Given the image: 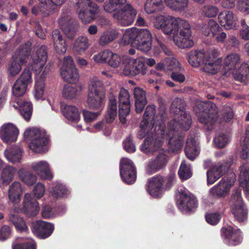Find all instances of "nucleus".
<instances>
[{
	"label": "nucleus",
	"instance_id": "nucleus-17",
	"mask_svg": "<svg viewBox=\"0 0 249 249\" xmlns=\"http://www.w3.org/2000/svg\"><path fill=\"white\" fill-rule=\"evenodd\" d=\"M58 23L68 38H72L74 36L77 25L76 22L71 18L70 13H62Z\"/></svg>",
	"mask_w": 249,
	"mask_h": 249
},
{
	"label": "nucleus",
	"instance_id": "nucleus-48",
	"mask_svg": "<svg viewBox=\"0 0 249 249\" xmlns=\"http://www.w3.org/2000/svg\"><path fill=\"white\" fill-rule=\"evenodd\" d=\"M66 0H39L42 6L40 11L42 12L51 11L56 5H62Z\"/></svg>",
	"mask_w": 249,
	"mask_h": 249
},
{
	"label": "nucleus",
	"instance_id": "nucleus-4",
	"mask_svg": "<svg viewBox=\"0 0 249 249\" xmlns=\"http://www.w3.org/2000/svg\"><path fill=\"white\" fill-rule=\"evenodd\" d=\"M188 61L192 66H202L203 71L209 74L213 75L222 69V59L213 58L204 50H192L187 54Z\"/></svg>",
	"mask_w": 249,
	"mask_h": 249
},
{
	"label": "nucleus",
	"instance_id": "nucleus-22",
	"mask_svg": "<svg viewBox=\"0 0 249 249\" xmlns=\"http://www.w3.org/2000/svg\"><path fill=\"white\" fill-rule=\"evenodd\" d=\"M220 25L227 30L235 29L237 28V19L233 12L231 11H224L218 16Z\"/></svg>",
	"mask_w": 249,
	"mask_h": 249
},
{
	"label": "nucleus",
	"instance_id": "nucleus-15",
	"mask_svg": "<svg viewBox=\"0 0 249 249\" xmlns=\"http://www.w3.org/2000/svg\"><path fill=\"white\" fill-rule=\"evenodd\" d=\"M121 176L128 184L133 183L136 179V170L133 162L127 158H122L120 163Z\"/></svg>",
	"mask_w": 249,
	"mask_h": 249
},
{
	"label": "nucleus",
	"instance_id": "nucleus-11",
	"mask_svg": "<svg viewBox=\"0 0 249 249\" xmlns=\"http://www.w3.org/2000/svg\"><path fill=\"white\" fill-rule=\"evenodd\" d=\"M77 6L78 17L85 23L90 22L93 16L99 11L97 5L90 0H80L77 3Z\"/></svg>",
	"mask_w": 249,
	"mask_h": 249
},
{
	"label": "nucleus",
	"instance_id": "nucleus-56",
	"mask_svg": "<svg viewBox=\"0 0 249 249\" xmlns=\"http://www.w3.org/2000/svg\"><path fill=\"white\" fill-rule=\"evenodd\" d=\"M109 54L110 51L108 50H105L98 53L94 54L92 57V59L95 62L97 63H107Z\"/></svg>",
	"mask_w": 249,
	"mask_h": 249
},
{
	"label": "nucleus",
	"instance_id": "nucleus-50",
	"mask_svg": "<svg viewBox=\"0 0 249 249\" xmlns=\"http://www.w3.org/2000/svg\"><path fill=\"white\" fill-rule=\"evenodd\" d=\"M23 204L27 210H35L36 212L39 210L38 202L32 198V195L30 193H26L24 195Z\"/></svg>",
	"mask_w": 249,
	"mask_h": 249
},
{
	"label": "nucleus",
	"instance_id": "nucleus-64",
	"mask_svg": "<svg viewBox=\"0 0 249 249\" xmlns=\"http://www.w3.org/2000/svg\"><path fill=\"white\" fill-rule=\"evenodd\" d=\"M241 158L245 160L249 157V137H246L241 143Z\"/></svg>",
	"mask_w": 249,
	"mask_h": 249
},
{
	"label": "nucleus",
	"instance_id": "nucleus-29",
	"mask_svg": "<svg viewBox=\"0 0 249 249\" xmlns=\"http://www.w3.org/2000/svg\"><path fill=\"white\" fill-rule=\"evenodd\" d=\"M231 73L236 81L245 83L247 81L249 75V66L248 64L243 63L239 68L232 71Z\"/></svg>",
	"mask_w": 249,
	"mask_h": 249
},
{
	"label": "nucleus",
	"instance_id": "nucleus-31",
	"mask_svg": "<svg viewBox=\"0 0 249 249\" xmlns=\"http://www.w3.org/2000/svg\"><path fill=\"white\" fill-rule=\"evenodd\" d=\"M22 150L18 146L8 147L4 151V155L7 160L13 163L20 162L22 157Z\"/></svg>",
	"mask_w": 249,
	"mask_h": 249
},
{
	"label": "nucleus",
	"instance_id": "nucleus-43",
	"mask_svg": "<svg viewBox=\"0 0 249 249\" xmlns=\"http://www.w3.org/2000/svg\"><path fill=\"white\" fill-rule=\"evenodd\" d=\"M68 69H61V75L62 78L67 82L75 83L79 78V74L76 67Z\"/></svg>",
	"mask_w": 249,
	"mask_h": 249
},
{
	"label": "nucleus",
	"instance_id": "nucleus-38",
	"mask_svg": "<svg viewBox=\"0 0 249 249\" xmlns=\"http://www.w3.org/2000/svg\"><path fill=\"white\" fill-rule=\"evenodd\" d=\"M239 181L240 186L249 194V166L247 164L240 167Z\"/></svg>",
	"mask_w": 249,
	"mask_h": 249
},
{
	"label": "nucleus",
	"instance_id": "nucleus-39",
	"mask_svg": "<svg viewBox=\"0 0 249 249\" xmlns=\"http://www.w3.org/2000/svg\"><path fill=\"white\" fill-rule=\"evenodd\" d=\"M231 212L235 219L239 222H244L247 219L248 211L244 204L232 206Z\"/></svg>",
	"mask_w": 249,
	"mask_h": 249
},
{
	"label": "nucleus",
	"instance_id": "nucleus-21",
	"mask_svg": "<svg viewBox=\"0 0 249 249\" xmlns=\"http://www.w3.org/2000/svg\"><path fill=\"white\" fill-rule=\"evenodd\" d=\"M18 134V131L17 128L12 124H4L0 129V137L7 144L15 142Z\"/></svg>",
	"mask_w": 249,
	"mask_h": 249
},
{
	"label": "nucleus",
	"instance_id": "nucleus-6",
	"mask_svg": "<svg viewBox=\"0 0 249 249\" xmlns=\"http://www.w3.org/2000/svg\"><path fill=\"white\" fill-rule=\"evenodd\" d=\"M195 111L199 121L204 124L213 125L218 118V108L211 102H198L195 108Z\"/></svg>",
	"mask_w": 249,
	"mask_h": 249
},
{
	"label": "nucleus",
	"instance_id": "nucleus-19",
	"mask_svg": "<svg viewBox=\"0 0 249 249\" xmlns=\"http://www.w3.org/2000/svg\"><path fill=\"white\" fill-rule=\"evenodd\" d=\"M221 235L230 245H237L242 242V233L238 229H234L231 226L222 228Z\"/></svg>",
	"mask_w": 249,
	"mask_h": 249
},
{
	"label": "nucleus",
	"instance_id": "nucleus-5",
	"mask_svg": "<svg viewBox=\"0 0 249 249\" xmlns=\"http://www.w3.org/2000/svg\"><path fill=\"white\" fill-rule=\"evenodd\" d=\"M24 135L31 141L29 143L31 150L37 153H44L48 151L49 138L46 132L37 128H32L26 129Z\"/></svg>",
	"mask_w": 249,
	"mask_h": 249
},
{
	"label": "nucleus",
	"instance_id": "nucleus-42",
	"mask_svg": "<svg viewBox=\"0 0 249 249\" xmlns=\"http://www.w3.org/2000/svg\"><path fill=\"white\" fill-rule=\"evenodd\" d=\"M17 169L10 165L6 166L2 170L1 180L3 184L8 185L14 178Z\"/></svg>",
	"mask_w": 249,
	"mask_h": 249
},
{
	"label": "nucleus",
	"instance_id": "nucleus-44",
	"mask_svg": "<svg viewBox=\"0 0 249 249\" xmlns=\"http://www.w3.org/2000/svg\"><path fill=\"white\" fill-rule=\"evenodd\" d=\"M119 33L116 30L107 31L104 32L100 36L98 43L99 45L105 46L118 37Z\"/></svg>",
	"mask_w": 249,
	"mask_h": 249
},
{
	"label": "nucleus",
	"instance_id": "nucleus-54",
	"mask_svg": "<svg viewBox=\"0 0 249 249\" xmlns=\"http://www.w3.org/2000/svg\"><path fill=\"white\" fill-rule=\"evenodd\" d=\"M230 203L231 207H232V206H236L244 204L240 189H236L233 190L231 197Z\"/></svg>",
	"mask_w": 249,
	"mask_h": 249
},
{
	"label": "nucleus",
	"instance_id": "nucleus-27",
	"mask_svg": "<svg viewBox=\"0 0 249 249\" xmlns=\"http://www.w3.org/2000/svg\"><path fill=\"white\" fill-rule=\"evenodd\" d=\"M200 148L198 143L194 138L190 137L187 139L185 152L187 157L193 160L199 153Z\"/></svg>",
	"mask_w": 249,
	"mask_h": 249
},
{
	"label": "nucleus",
	"instance_id": "nucleus-24",
	"mask_svg": "<svg viewBox=\"0 0 249 249\" xmlns=\"http://www.w3.org/2000/svg\"><path fill=\"white\" fill-rule=\"evenodd\" d=\"M23 191L21 184L19 182H13L9 186L7 193L9 202L14 205L18 204L20 201Z\"/></svg>",
	"mask_w": 249,
	"mask_h": 249
},
{
	"label": "nucleus",
	"instance_id": "nucleus-51",
	"mask_svg": "<svg viewBox=\"0 0 249 249\" xmlns=\"http://www.w3.org/2000/svg\"><path fill=\"white\" fill-rule=\"evenodd\" d=\"M79 92V88L76 86L66 84L64 86L62 95L66 99H72L77 96Z\"/></svg>",
	"mask_w": 249,
	"mask_h": 249
},
{
	"label": "nucleus",
	"instance_id": "nucleus-59",
	"mask_svg": "<svg viewBox=\"0 0 249 249\" xmlns=\"http://www.w3.org/2000/svg\"><path fill=\"white\" fill-rule=\"evenodd\" d=\"M17 80H20L22 83L25 84L27 87L32 83V72L29 68L24 70L20 77Z\"/></svg>",
	"mask_w": 249,
	"mask_h": 249
},
{
	"label": "nucleus",
	"instance_id": "nucleus-46",
	"mask_svg": "<svg viewBox=\"0 0 249 249\" xmlns=\"http://www.w3.org/2000/svg\"><path fill=\"white\" fill-rule=\"evenodd\" d=\"M163 7L162 0H147L144 5V10L149 14L161 11Z\"/></svg>",
	"mask_w": 249,
	"mask_h": 249
},
{
	"label": "nucleus",
	"instance_id": "nucleus-47",
	"mask_svg": "<svg viewBox=\"0 0 249 249\" xmlns=\"http://www.w3.org/2000/svg\"><path fill=\"white\" fill-rule=\"evenodd\" d=\"M18 174L21 180L28 185H32L37 180L36 175L27 171L23 168H21L18 171Z\"/></svg>",
	"mask_w": 249,
	"mask_h": 249
},
{
	"label": "nucleus",
	"instance_id": "nucleus-9",
	"mask_svg": "<svg viewBox=\"0 0 249 249\" xmlns=\"http://www.w3.org/2000/svg\"><path fill=\"white\" fill-rule=\"evenodd\" d=\"M152 41V36L150 32L147 29H139L131 28L126 29L123 36L122 42L124 44L135 43V42Z\"/></svg>",
	"mask_w": 249,
	"mask_h": 249
},
{
	"label": "nucleus",
	"instance_id": "nucleus-18",
	"mask_svg": "<svg viewBox=\"0 0 249 249\" xmlns=\"http://www.w3.org/2000/svg\"><path fill=\"white\" fill-rule=\"evenodd\" d=\"M168 160V158L164 150L161 151L156 159L150 161L146 168V173L152 175L165 167Z\"/></svg>",
	"mask_w": 249,
	"mask_h": 249
},
{
	"label": "nucleus",
	"instance_id": "nucleus-12",
	"mask_svg": "<svg viewBox=\"0 0 249 249\" xmlns=\"http://www.w3.org/2000/svg\"><path fill=\"white\" fill-rule=\"evenodd\" d=\"M137 10L130 3L125 4L113 15L114 18L122 26L132 24L136 17Z\"/></svg>",
	"mask_w": 249,
	"mask_h": 249
},
{
	"label": "nucleus",
	"instance_id": "nucleus-14",
	"mask_svg": "<svg viewBox=\"0 0 249 249\" xmlns=\"http://www.w3.org/2000/svg\"><path fill=\"white\" fill-rule=\"evenodd\" d=\"M155 113V107L154 106H148L146 107L137 134L138 138L140 139H143L153 128Z\"/></svg>",
	"mask_w": 249,
	"mask_h": 249
},
{
	"label": "nucleus",
	"instance_id": "nucleus-60",
	"mask_svg": "<svg viewBox=\"0 0 249 249\" xmlns=\"http://www.w3.org/2000/svg\"><path fill=\"white\" fill-rule=\"evenodd\" d=\"M13 249H36L35 241L32 239H27L22 243H17L13 246Z\"/></svg>",
	"mask_w": 249,
	"mask_h": 249
},
{
	"label": "nucleus",
	"instance_id": "nucleus-33",
	"mask_svg": "<svg viewBox=\"0 0 249 249\" xmlns=\"http://www.w3.org/2000/svg\"><path fill=\"white\" fill-rule=\"evenodd\" d=\"M32 44L28 41L20 46L17 50L13 57L19 60L21 63H26L27 58L31 53V47Z\"/></svg>",
	"mask_w": 249,
	"mask_h": 249
},
{
	"label": "nucleus",
	"instance_id": "nucleus-62",
	"mask_svg": "<svg viewBox=\"0 0 249 249\" xmlns=\"http://www.w3.org/2000/svg\"><path fill=\"white\" fill-rule=\"evenodd\" d=\"M121 62V58L117 53H114L110 51L107 63L112 68L118 67Z\"/></svg>",
	"mask_w": 249,
	"mask_h": 249
},
{
	"label": "nucleus",
	"instance_id": "nucleus-20",
	"mask_svg": "<svg viewBox=\"0 0 249 249\" xmlns=\"http://www.w3.org/2000/svg\"><path fill=\"white\" fill-rule=\"evenodd\" d=\"M164 179L160 176H156L148 179L147 190L154 197L160 196L163 189Z\"/></svg>",
	"mask_w": 249,
	"mask_h": 249
},
{
	"label": "nucleus",
	"instance_id": "nucleus-45",
	"mask_svg": "<svg viewBox=\"0 0 249 249\" xmlns=\"http://www.w3.org/2000/svg\"><path fill=\"white\" fill-rule=\"evenodd\" d=\"M62 109L64 116L68 120L72 121H77L79 120V113L77 108L70 105H65Z\"/></svg>",
	"mask_w": 249,
	"mask_h": 249
},
{
	"label": "nucleus",
	"instance_id": "nucleus-52",
	"mask_svg": "<svg viewBox=\"0 0 249 249\" xmlns=\"http://www.w3.org/2000/svg\"><path fill=\"white\" fill-rule=\"evenodd\" d=\"M218 11L217 7L211 4L205 5L201 9V15L208 18L216 17Z\"/></svg>",
	"mask_w": 249,
	"mask_h": 249
},
{
	"label": "nucleus",
	"instance_id": "nucleus-25",
	"mask_svg": "<svg viewBox=\"0 0 249 249\" xmlns=\"http://www.w3.org/2000/svg\"><path fill=\"white\" fill-rule=\"evenodd\" d=\"M31 167L42 179H51L53 178L49 165L46 161L41 160L33 162Z\"/></svg>",
	"mask_w": 249,
	"mask_h": 249
},
{
	"label": "nucleus",
	"instance_id": "nucleus-30",
	"mask_svg": "<svg viewBox=\"0 0 249 249\" xmlns=\"http://www.w3.org/2000/svg\"><path fill=\"white\" fill-rule=\"evenodd\" d=\"M134 96L135 99L136 111L137 113H140L143 110L147 102L145 92L142 89L137 87L134 89Z\"/></svg>",
	"mask_w": 249,
	"mask_h": 249
},
{
	"label": "nucleus",
	"instance_id": "nucleus-3",
	"mask_svg": "<svg viewBox=\"0 0 249 249\" xmlns=\"http://www.w3.org/2000/svg\"><path fill=\"white\" fill-rule=\"evenodd\" d=\"M47 59V47L41 46L31 56L30 66L36 74L34 96L37 100L43 97L45 88V79L49 72L50 69L45 66Z\"/></svg>",
	"mask_w": 249,
	"mask_h": 249
},
{
	"label": "nucleus",
	"instance_id": "nucleus-10",
	"mask_svg": "<svg viewBox=\"0 0 249 249\" xmlns=\"http://www.w3.org/2000/svg\"><path fill=\"white\" fill-rule=\"evenodd\" d=\"M177 204L183 212L193 211L197 207V200L195 196L187 189H178L176 193Z\"/></svg>",
	"mask_w": 249,
	"mask_h": 249
},
{
	"label": "nucleus",
	"instance_id": "nucleus-23",
	"mask_svg": "<svg viewBox=\"0 0 249 249\" xmlns=\"http://www.w3.org/2000/svg\"><path fill=\"white\" fill-rule=\"evenodd\" d=\"M54 230L53 225L44 221H38L34 225L33 231L41 238H46L51 235Z\"/></svg>",
	"mask_w": 249,
	"mask_h": 249
},
{
	"label": "nucleus",
	"instance_id": "nucleus-63",
	"mask_svg": "<svg viewBox=\"0 0 249 249\" xmlns=\"http://www.w3.org/2000/svg\"><path fill=\"white\" fill-rule=\"evenodd\" d=\"M188 5V0H175L170 8L176 11H181L184 10Z\"/></svg>",
	"mask_w": 249,
	"mask_h": 249
},
{
	"label": "nucleus",
	"instance_id": "nucleus-35",
	"mask_svg": "<svg viewBox=\"0 0 249 249\" xmlns=\"http://www.w3.org/2000/svg\"><path fill=\"white\" fill-rule=\"evenodd\" d=\"M240 62V57L237 53L228 55L224 59L223 68L225 72L231 71L237 68Z\"/></svg>",
	"mask_w": 249,
	"mask_h": 249
},
{
	"label": "nucleus",
	"instance_id": "nucleus-61",
	"mask_svg": "<svg viewBox=\"0 0 249 249\" xmlns=\"http://www.w3.org/2000/svg\"><path fill=\"white\" fill-rule=\"evenodd\" d=\"M108 123L106 121H101L93 125V128L97 130H103L106 135H109L111 132V127Z\"/></svg>",
	"mask_w": 249,
	"mask_h": 249
},
{
	"label": "nucleus",
	"instance_id": "nucleus-37",
	"mask_svg": "<svg viewBox=\"0 0 249 249\" xmlns=\"http://www.w3.org/2000/svg\"><path fill=\"white\" fill-rule=\"evenodd\" d=\"M153 142H152L151 138L147 137L142 144L141 149L142 151L145 153L153 152L159 148L162 145V141L161 139L156 141V135L152 136Z\"/></svg>",
	"mask_w": 249,
	"mask_h": 249
},
{
	"label": "nucleus",
	"instance_id": "nucleus-58",
	"mask_svg": "<svg viewBox=\"0 0 249 249\" xmlns=\"http://www.w3.org/2000/svg\"><path fill=\"white\" fill-rule=\"evenodd\" d=\"M166 71H176L180 69V65L178 60L173 57H168L165 59Z\"/></svg>",
	"mask_w": 249,
	"mask_h": 249
},
{
	"label": "nucleus",
	"instance_id": "nucleus-55",
	"mask_svg": "<svg viewBox=\"0 0 249 249\" xmlns=\"http://www.w3.org/2000/svg\"><path fill=\"white\" fill-rule=\"evenodd\" d=\"M178 173L180 178L183 180L187 179L192 176L190 167L185 163V161L181 163Z\"/></svg>",
	"mask_w": 249,
	"mask_h": 249
},
{
	"label": "nucleus",
	"instance_id": "nucleus-41",
	"mask_svg": "<svg viewBox=\"0 0 249 249\" xmlns=\"http://www.w3.org/2000/svg\"><path fill=\"white\" fill-rule=\"evenodd\" d=\"M18 211V210L15 209L10 212L9 214V220L13 223L18 231H26L28 229V228L23 218L19 217L18 215L14 213V212Z\"/></svg>",
	"mask_w": 249,
	"mask_h": 249
},
{
	"label": "nucleus",
	"instance_id": "nucleus-28",
	"mask_svg": "<svg viewBox=\"0 0 249 249\" xmlns=\"http://www.w3.org/2000/svg\"><path fill=\"white\" fill-rule=\"evenodd\" d=\"M88 93L105 96L106 88L103 82L97 77L91 78L89 81Z\"/></svg>",
	"mask_w": 249,
	"mask_h": 249
},
{
	"label": "nucleus",
	"instance_id": "nucleus-34",
	"mask_svg": "<svg viewBox=\"0 0 249 249\" xmlns=\"http://www.w3.org/2000/svg\"><path fill=\"white\" fill-rule=\"evenodd\" d=\"M105 96L88 93L87 105L91 109H100L103 107Z\"/></svg>",
	"mask_w": 249,
	"mask_h": 249
},
{
	"label": "nucleus",
	"instance_id": "nucleus-57",
	"mask_svg": "<svg viewBox=\"0 0 249 249\" xmlns=\"http://www.w3.org/2000/svg\"><path fill=\"white\" fill-rule=\"evenodd\" d=\"M51 193L54 197L58 198L67 196L69 191L64 186L58 184L53 188Z\"/></svg>",
	"mask_w": 249,
	"mask_h": 249
},
{
	"label": "nucleus",
	"instance_id": "nucleus-36",
	"mask_svg": "<svg viewBox=\"0 0 249 249\" xmlns=\"http://www.w3.org/2000/svg\"><path fill=\"white\" fill-rule=\"evenodd\" d=\"M220 29L221 28L218 24L213 19H209L207 23L202 24L200 29L204 36L210 37H212L216 31Z\"/></svg>",
	"mask_w": 249,
	"mask_h": 249
},
{
	"label": "nucleus",
	"instance_id": "nucleus-16",
	"mask_svg": "<svg viewBox=\"0 0 249 249\" xmlns=\"http://www.w3.org/2000/svg\"><path fill=\"white\" fill-rule=\"evenodd\" d=\"M119 119L121 123L124 124L126 122V117L130 111V100L128 91L124 88H121L119 93Z\"/></svg>",
	"mask_w": 249,
	"mask_h": 249
},
{
	"label": "nucleus",
	"instance_id": "nucleus-40",
	"mask_svg": "<svg viewBox=\"0 0 249 249\" xmlns=\"http://www.w3.org/2000/svg\"><path fill=\"white\" fill-rule=\"evenodd\" d=\"M19 106V111L24 119L28 121L32 114V105L30 102L20 100L17 103Z\"/></svg>",
	"mask_w": 249,
	"mask_h": 249
},
{
	"label": "nucleus",
	"instance_id": "nucleus-2",
	"mask_svg": "<svg viewBox=\"0 0 249 249\" xmlns=\"http://www.w3.org/2000/svg\"><path fill=\"white\" fill-rule=\"evenodd\" d=\"M153 24L156 29L161 30L171 37L179 48H186L194 45L191 25L185 19L169 15H159L155 17Z\"/></svg>",
	"mask_w": 249,
	"mask_h": 249
},
{
	"label": "nucleus",
	"instance_id": "nucleus-53",
	"mask_svg": "<svg viewBox=\"0 0 249 249\" xmlns=\"http://www.w3.org/2000/svg\"><path fill=\"white\" fill-rule=\"evenodd\" d=\"M20 80H17L13 86V93L17 97L22 96L26 92L27 86Z\"/></svg>",
	"mask_w": 249,
	"mask_h": 249
},
{
	"label": "nucleus",
	"instance_id": "nucleus-7",
	"mask_svg": "<svg viewBox=\"0 0 249 249\" xmlns=\"http://www.w3.org/2000/svg\"><path fill=\"white\" fill-rule=\"evenodd\" d=\"M145 58L139 57L134 58L126 56L123 59V73L125 75L134 76L139 74L144 75L146 73Z\"/></svg>",
	"mask_w": 249,
	"mask_h": 249
},
{
	"label": "nucleus",
	"instance_id": "nucleus-49",
	"mask_svg": "<svg viewBox=\"0 0 249 249\" xmlns=\"http://www.w3.org/2000/svg\"><path fill=\"white\" fill-rule=\"evenodd\" d=\"M24 63H21L18 59L13 56L12 60L7 68L8 74L12 77L16 76L21 70L22 65Z\"/></svg>",
	"mask_w": 249,
	"mask_h": 249
},
{
	"label": "nucleus",
	"instance_id": "nucleus-32",
	"mask_svg": "<svg viewBox=\"0 0 249 249\" xmlns=\"http://www.w3.org/2000/svg\"><path fill=\"white\" fill-rule=\"evenodd\" d=\"M89 43L88 38L86 36H81L74 41L72 46V51L78 54H83L89 47Z\"/></svg>",
	"mask_w": 249,
	"mask_h": 249
},
{
	"label": "nucleus",
	"instance_id": "nucleus-13",
	"mask_svg": "<svg viewBox=\"0 0 249 249\" xmlns=\"http://www.w3.org/2000/svg\"><path fill=\"white\" fill-rule=\"evenodd\" d=\"M232 164V159L229 158L226 161L214 164L207 172V183L212 184L229 170Z\"/></svg>",
	"mask_w": 249,
	"mask_h": 249
},
{
	"label": "nucleus",
	"instance_id": "nucleus-26",
	"mask_svg": "<svg viewBox=\"0 0 249 249\" xmlns=\"http://www.w3.org/2000/svg\"><path fill=\"white\" fill-rule=\"evenodd\" d=\"M52 36L53 47L56 52L58 54L65 53L67 51L66 43L59 30L57 29L53 30Z\"/></svg>",
	"mask_w": 249,
	"mask_h": 249
},
{
	"label": "nucleus",
	"instance_id": "nucleus-1",
	"mask_svg": "<svg viewBox=\"0 0 249 249\" xmlns=\"http://www.w3.org/2000/svg\"><path fill=\"white\" fill-rule=\"evenodd\" d=\"M185 101L176 98L173 101L170 108L172 113L175 114L174 118L170 121L166 128L163 139L168 142L169 150L177 152L183 145V137L180 135V130H188L191 124V118L184 110Z\"/></svg>",
	"mask_w": 249,
	"mask_h": 249
},
{
	"label": "nucleus",
	"instance_id": "nucleus-8",
	"mask_svg": "<svg viewBox=\"0 0 249 249\" xmlns=\"http://www.w3.org/2000/svg\"><path fill=\"white\" fill-rule=\"evenodd\" d=\"M236 180V176L234 173H230L225 176L217 185L209 190L210 196L220 198L224 197L229 193L231 187L234 184Z\"/></svg>",
	"mask_w": 249,
	"mask_h": 249
}]
</instances>
